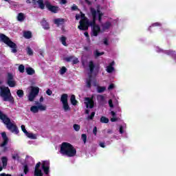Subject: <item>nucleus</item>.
Listing matches in <instances>:
<instances>
[{"label": "nucleus", "mask_w": 176, "mask_h": 176, "mask_svg": "<svg viewBox=\"0 0 176 176\" xmlns=\"http://www.w3.org/2000/svg\"><path fill=\"white\" fill-rule=\"evenodd\" d=\"M0 120H2L3 123L6 124L8 130H10L11 133H14V134H19V131L17 126L10 121V118L8 117L6 114H4L1 111H0Z\"/></svg>", "instance_id": "nucleus-1"}, {"label": "nucleus", "mask_w": 176, "mask_h": 176, "mask_svg": "<svg viewBox=\"0 0 176 176\" xmlns=\"http://www.w3.org/2000/svg\"><path fill=\"white\" fill-rule=\"evenodd\" d=\"M60 153L68 157H74L76 155V148H74L70 143L63 142L60 145Z\"/></svg>", "instance_id": "nucleus-2"}, {"label": "nucleus", "mask_w": 176, "mask_h": 176, "mask_svg": "<svg viewBox=\"0 0 176 176\" xmlns=\"http://www.w3.org/2000/svg\"><path fill=\"white\" fill-rule=\"evenodd\" d=\"M88 67L89 68L90 74H89V76L87 78L86 85H87V87L88 89H90L91 87V82L93 81V75L91 74L94 73V71H97V72L100 71V65H96L93 60H90L89 62Z\"/></svg>", "instance_id": "nucleus-3"}, {"label": "nucleus", "mask_w": 176, "mask_h": 176, "mask_svg": "<svg viewBox=\"0 0 176 176\" xmlns=\"http://www.w3.org/2000/svg\"><path fill=\"white\" fill-rule=\"evenodd\" d=\"M0 97H1L3 101H9V102H14V98L12 96L10 89L8 87H0Z\"/></svg>", "instance_id": "nucleus-4"}, {"label": "nucleus", "mask_w": 176, "mask_h": 176, "mask_svg": "<svg viewBox=\"0 0 176 176\" xmlns=\"http://www.w3.org/2000/svg\"><path fill=\"white\" fill-rule=\"evenodd\" d=\"M90 12L92 16V21H89L88 20V23L87 25H84L80 29V31H87V30H89V27H91V28H94V27H96V25H98L96 24V21H97V10H96L93 8H91Z\"/></svg>", "instance_id": "nucleus-5"}, {"label": "nucleus", "mask_w": 176, "mask_h": 176, "mask_svg": "<svg viewBox=\"0 0 176 176\" xmlns=\"http://www.w3.org/2000/svg\"><path fill=\"white\" fill-rule=\"evenodd\" d=\"M0 41L3 42L9 47H11L12 53H17V45L12 41L6 35L0 33Z\"/></svg>", "instance_id": "nucleus-6"}, {"label": "nucleus", "mask_w": 176, "mask_h": 176, "mask_svg": "<svg viewBox=\"0 0 176 176\" xmlns=\"http://www.w3.org/2000/svg\"><path fill=\"white\" fill-rule=\"evenodd\" d=\"M60 101L63 103V108L65 112H67V111H71V108L68 104V94H63L60 96Z\"/></svg>", "instance_id": "nucleus-7"}, {"label": "nucleus", "mask_w": 176, "mask_h": 176, "mask_svg": "<svg viewBox=\"0 0 176 176\" xmlns=\"http://www.w3.org/2000/svg\"><path fill=\"white\" fill-rule=\"evenodd\" d=\"M38 94H39V87L32 86L31 91L28 96V100L32 102Z\"/></svg>", "instance_id": "nucleus-8"}, {"label": "nucleus", "mask_w": 176, "mask_h": 176, "mask_svg": "<svg viewBox=\"0 0 176 176\" xmlns=\"http://www.w3.org/2000/svg\"><path fill=\"white\" fill-rule=\"evenodd\" d=\"M45 8H47V10L52 12V13H58L60 10V7L57 6H52V3L49 1H45Z\"/></svg>", "instance_id": "nucleus-9"}, {"label": "nucleus", "mask_w": 176, "mask_h": 176, "mask_svg": "<svg viewBox=\"0 0 176 176\" xmlns=\"http://www.w3.org/2000/svg\"><path fill=\"white\" fill-rule=\"evenodd\" d=\"M80 17L81 20L80 21V25H78V30H81V28L85 25H87L89 23V19H87V17H86L85 14H83L82 12H80Z\"/></svg>", "instance_id": "nucleus-10"}, {"label": "nucleus", "mask_w": 176, "mask_h": 176, "mask_svg": "<svg viewBox=\"0 0 176 176\" xmlns=\"http://www.w3.org/2000/svg\"><path fill=\"white\" fill-rule=\"evenodd\" d=\"M7 85H8L9 87H14L16 86V81L12 73L7 74Z\"/></svg>", "instance_id": "nucleus-11"}, {"label": "nucleus", "mask_w": 176, "mask_h": 176, "mask_svg": "<svg viewBox=\"0 0 176 176\" xmlns=\"http://www.w3.org/2000/svg\"><path fill=\"white\" fill-rule=\"evenodd\" d=\"M42 170H43L44 174H45V175H48L49 173H50V162L43 161Z\"/></svg>", "instance_id": "nucleus-12"}, {"label": "nucleus", "mask_w": 176, "mask_h": 176, "mask_svg": "<svg viewBox=\"0 0 176 176\" xmlns=\"http://www.w3.org/2000/svg\"><path fill=\"white\" fill-rule=\"evenodd\" d=\"M65 61H66L67 63H72L73 65H75L76 64L79 63V59H78V58L74 57V56H67L64 58Z\"/></svg>", "instance_id": "nucleus-13"}, {"label": "nucleus", "mask_w": 176, "mask_h": 176, "mask_svg": "<svg viewBox=\"0 0 176 176\" xmlns=\"http://www.w3.org/2000/svg\"><path fill=\"white\" fill-rule=\"evenodd\" d=\"M85 104L87 108H90L91 109L94 108V100L89 97L85 98Z\"/></svg>", "instance_id": "nucleus-14"}, {"label": "nucleus", "mask_w": 176, "mask_h": 176, "mask_svg": "<svg viewBox=\"0 0 176 176\" xmlns=\"http://www.w3.org/2000/svg\"><path fill=\"white\" fill-rule=\"evenodd\" d=\"M1 137L3 138V142L0 144L1 148H3V146H6L7 144H9V138L6 135V132L1 133Z\"/></svg>", "instance_id": "nucleus-15"}, {"label": "nucleus", "mask_w": 176, "mask_h": 176, "mask_svg": "<svg viewBox=\"0 0 176 176\" xmlns=\"http://www.w3.org/2000/svg\"><path fill=\"white\" fill-rule=\"evenodd\" d=\"M32 3L34 6L38 4L39 9H41V10L45 9V5H46V3H43V0H32Z\"/></svg>", "instance_id": "nucleus-16"}, {"label": "nucleus", "mask_w": 176, "mask_h": 176, "mask_svg": "<svg viewBox=\"0 0 176 176\" xmlns=\"http://www.w3.org/2000/svg\"><path fill=\"white\" fill-rule=\"evenodd\" d=\"M92 34L91 36H98V34L101 32V28L100 25H95L91 28Z\"/></svg>", "instance_id": "nucleus-17"}, {"label": "nucleus", "mask_w": 176, "mask_h": 176, "mask_svg": "<svg viewBox=\"0 0 176 176\" xmlns=\"http://www.w3.org/2000/svg\"><path fill=\"white\" fill-rule=\"evenodd\" d=\"M102 31H107L112 27V23L109 21H106L105 23L101 25Z\"/></svg>", "instance_id": "nucleus-18"}, {"label": "nucleus", "mask_w": 176, "mask_h": 176, "mask_svg": "<svg viewBox=\"0 0 176 176\" xmlns=\"http://www.w3.org/2000/svg\"><path fill=\"white\" fill-rule=\"evenodd\" d=\"M64 23H65V19L63 18H58L54 20V23L56 24L57 27L64 25Z\"/></svg>", "instance_id": "nucleus-19"}, {"label": "nucleus", "mask_w": 176, "mask_h": 176, "mask_svg": "<svg viewBox=\"0 0 176 176\" xmlns=\"http://www.w3.org/2000/svg\"><path fill=\"white\" fill-rule=\"evenodd\" d=\"M165 54H167L168 56H171L173 57V58H174L176 61V52H175V51L167 50V51H166Z\"/></svg>", "instance_id": "nucleus-20"}, {"label": "nucleus", "mask_w": 176, "mask_h": 176, "mask_svg": "<svg viewBox=\"0 0 176 176\" xmlns=\"http://www.w3.org/2000/svg\"><path fill=\"white\" fill-rule=\"evenodd\" d=\"M41 25H42L43 28H44L45 30L50 29L49 23H47V21H46V20H45V19H43V21H41Z\"/></svg>", "instance_id": "nucleus-21"}, {"label": "nucleus", "mask_w": 176, "mask_h": 176, "mask_svg": "<svg viewBox=\"0 0 176 176\" xmlns=\"http://www.w3.org/2000/svg\"><path fill=\"white\" fill-rule=\"evenodd\" d=\"M23 36L25 39H31L32 38V33L30 31L24 32Z\"/></svg>", "instance_id": "nucleus-22"}, {"label": "nucleus", "mask_w": 176, "mask_h": 176, "mask_svg": "<svg viewBox=\"0 0 176 176\" xmlns=\"http://www.w3.org/2000/svg\"><path fill=\"white\" fill-rule=\"evenodd\" d=\"M70 101L71 104H72L73 105H76L78 104V100H76V97L75 96V95L71 96Z\"/></svg>", "instance_id": "nucleus-23"}, {"label": "nucleus", "mask_w": 176, "mask_h": 176, "mask_svg": "<svg viewBox=\"0 0 176 176\" xmlns=\"http://www.w3.org/2000/svg\"><path fill=\"white\" fill-rule=\"evenodd\" d=\"M96 14H98V21L99 23H101V21H102V16H104V14L101 12V10L98 9L96 10Z\"/></svg>", "instance_id": "nucleus-24"}, {"label": "nucleus", "mask_w": 176, "mask_h": 176, "mask_svg": "<svg viewBox=\"0 0 176 176\" xmlns=\"http://www.w3.org/2000/svg\"><path fill=\"white\" fill-rule=\"evenodd\" d=\"M25 19V16H24V14L23 12H20V13L18 14V16H17L18 21L21 22Z\"/></svg>", "instance_id": "nucleus-25"}, {"label": "nucleus", "mask_w": 176, "mask_h": 176, "mask_svg": "<svg viewBox=\"0 0 176 176\" xmlns=\"http://www.w3.org/2000/svg\"><path fill=\"white\" fill-rule=\"evenodd\" d=\"M60 41L63 46H68V44H67V37H65V36H62L60 38Z\"/></svg>", "instance_id": "nucleus-26"}, {"label": "nucleus", "mask_w": 176, "mask_h": 176, "mask_svg": "<svg viewBox=\"0 0 176 176\" xmlns=\"http://www.w3.org/2000/svg\"><path fill=\"white\" fill-rule=\"evenodd\" d=\"M25 135L28 138H30V140H36V136L34 135L32 133L28 132Z\"/></svg>", "instance_id": "nucleus-27"}, {"label": "nucleus", "mask_w": 176, "mask_h": 176, "mask_svg": "<svg viewBox=\"0 0 176 176\" xmlns=\"http://www.w3.org/2000/svg\"><path fill=\"white\" fill-rule=\"evenodd\" d=\"M26 72L28 75H34V74H35V70H34L32 67H28L26 68Z\"/></svg>", "instance_id": "nucleus-28"}, {"label": "nucleus", "mask_w": 176, "mask_h": 176, "mask_svg": "<svg viewBox=\"0 0 176 176\" xmlns=\"http://www.w3.org/2000/svg\"><path fill=\"white\" fill-rule=\"evenodd\" d=\"M34 176H43L42 170L41 169H34Z\"/></svg>", "instance_id": "nucleus-29"}, {"label": "nucleus", "mask_w": 176, "mask_h": 176, "mask_svg": "<svg viewBox=\"0 0 176 176\" xmlns=\"http://www.w3.org/2000/svg\"><path fill=\"white\" fill-rule=\"evenodd\" d=\"M16 95L18 96V97H19V98H23L24 97V91H23L22 89H19L16 91Z\"/></svg>", "instance_id": "nucleus-30"}, {"label": "nucleus", "mask_w": 176, "mask_h": 176, "mask_svg": "<svg viewBox=\"0 0 176 176\" xmlns=\"http://www.w3.org/2000/svg\"><path fill=\"white\" fill-rule=\"evenodd\" d=\"M30 111L31 112H33V113H38V112H39L38 106H32L30 107Z\"/></svg>", "instance_id": "nucleus-31"}, {"label": "nucleus", "mask_w": 176, "mask_h": 176, "mask_svg": "<svg viewBox=\"0 0 176 176\" xmlns=\"http://www.w3.org/2000/svg\"><path fill=\"white\" fill-rule=\"evenodd\" d=\"M1 162L3 163V167H6V166H8V157H2Z\"/></svg>", "instance_id": "nucleus-32"}, {"label": "nucleus", "mask_w": 176, "mask_h": 176, "mask_svg": "<svg viewBox=\"0 0 176 176\" xmlns=\"http://www.w3.org/2000/svg\"><path fill=\"white\" fill-rule=\"evenodd\" d=\"M109 119H108V118L105 117V116H102L100 118V122L101 123H109Z\"/></svg>", "instance_id": "nucleus-33"}, {"label": "nucleus", "mask_w": 176, "mask_h": 176, "mask_svg": "<svg viewBox=\"0 0 176 176\" xmlns=\"http://www.w3.org/2000/svg\"><path fill=\"white\" fill-rule=\"evenodd\" d=\"M115 71V67L113 66H107V72L109 74H112Z\"/></svg>", "instance_id": "nucleus-34"}, {"label": "nucleus", "mask_w": 176, "mask_h": 176, "mask_svg": "<svg viewBox=\"0 0 176 176\" xmlns=\"http://www.w3.org/2000/svg\"><path fill=\"white\" fill-rule=\"evenodd\" d=\"M27 53L28 56H34V51H32L30 47H27Z\"/></svg>", "instance_id": "nucleus-35"}, {"label": "nucleus", "mask_w": 176, "mask_h": 176, "mask_svg": "<svg viewBox=\"0 0 176 176\" xmlns=\"http://www.w3.org/2000/svg\"><path fill=\"white\" fill-rule=\"evenodd\" d=\"M95 57L97 58V57H100V56H102L104 55V52H98V50H96L94 53Z\"/></svg>", "instance_id": "nucleus-36"}, {"label": "nucleus", "mask_w": 176, "mask_h": 176, "mask_svg": "<svg viewBox=\"0 0 176 176\" xmlns=\"http://www.w3.org/2000/svg\"><path fill=\"white\" fill-rule=\"evenodd\" d=\"M73 129L75 130V131H79L80 130V125L74 124L73 125Z\"/></svg>", "instance_id": "nucleus-37"}, {"label": "nucleus", "mask_w": 176, "mask_h": 176, "mask_svg": "<svg viewBox=\"0 0 176 176\" xmlns=\"http://www.w3.org/2000/svg\"><path fill=\"white\" fill-rule=\"evenodd\" d=\"M81 139L84 144H86V142L87 141V135L85 133L81 135Z\"/></svg>", "instance_id": "nucleus-38"}, {"label": "nucleus", "mask_w": 176, "mask_h": 176, "mask_svg": "<svg viewBox=\"0 0 176 176\" xmlns=\"http://www.w3.org/2000/svg\"><path fill=\"white\" fill-rule=\"evenodd\" d=\"M95 115H96V112H94V111L91 112V115L87 117V120H93V119H94Z\"/></svg>", "instance_id": "nucleus-39"}, {"label": "nucleus", "mask_w": 176, "mask_h": 176, "mask_svg": "<svg viewBox=\"0 0 176 176\" xmlns=\"http://www.w3.org/2000/svg\"><path fill=\"white\" fill-rule=\"evenodd\" d=\"M67 69L65 67H62V68L60 69V75H64L65 72H67Z\"/></svg>", "instance_id": "nucleus-40"}, {"label": "nucleus", "mask_w": 176, "mask_h": 176, "mask_svg": "<svg viewBox=\"0 0 176 176\" xmlns=\"http://www.w3.org/2000/svg\"><path fill=\"white\" fill-rule=\"evenodd\" d=\"M24 69H25V67L23 66V65H20L19 66V71L21 72V74H23Z\"/></svg>", "instance_id": "nucleus-41"}, {"label": "nucleus", "mask_w": 176, "mask_h": 176, "mask_svg": "<svg viewBox=\"0 0 176 176\" xmlns=\"http://www.w3.org/2000/svg\"><path fill=\"white\" fill-rule=\"evenodd\" d=\"M105 87H98V93H104V91H105Z\"/></svg>", "instance_id": "nucleus-42"}, {"label": "nucleus", "mask_w": 176, "mask_h": 176, "mask_svg": "<svg viewBox=\"0 0 176 176\" xmlns=\"http://www.w3.org/2000/svg\"><path fill=\"white\" fill-rule=\"evenodd\" d=\"M38 111H46V106H43L42 104H39L37 106Z\"/></svg>", "instance_id": "nucleus-43"}, {"label": "nucleus", "mask_w": 176, "mask_h": 176, "mask_svg": "<svg viewBox=\"0 0 176 176\" xmlns=\"http://www.w3.org/2000/svg\"><path fill=\"white\" fill-rule=\"evenodd\" d=\"M28 171H30V169L28 168V165H25L24 166V168H23V173L24 174H28Z\"/></svg>", "instance_id": "nucleus-44"}, {"label": "nucleus", "mask_w": 176, "mask_h": 176, "mask_svg": "<svg viewBox=\"0 0 176 176\" xmlns=\"http://www.w3.org/2000/svg\"><path fill=\"white\" fill-rule=\"evenodd\" d=\"M99 100L100 102H105V97L102 95L99 96Z\"/></svg>", "instance_id": "nucleus-45"}, {"label": "nucleus", "mask_w": 176, "mask_h": 176, "mask_svg": "<svg viewBox=\"0 0 176 176\" xmlns=\"http://www.w3.org/2000/svg\"><path fill=\"white\" fill-rule=\"evenodd\" d=\"M161 26H162V23L159 22L154 23L151 25V27H161Z\"/></svg>", "instance_id": "nucleus-46"}, {"label": "nucleus", "mask_w": 176, "mask_h": 176, "mask_svg": "<svg viewBox=\"0 0 176 176\" xmlns=\"http://www.w3.org/2000/svg\"><path fill=\"white\" fill-rule=\"evenodd\" d=\"M21 128L22 131L24 133V134H26L27 133H28V131H27V129H25V126L21 125Z\"/></svg>", "instance_id": "nucleus-47"}, {"label": "nucleus", "mask_w": 176, "mask_h": 176, "mask_svg": "<svg viewBox=\"0 0 176 176\" xmlns=\"http://www.w3.org/2000/svg\"><path fill=\"white\" fill-rule=\"evenodd\" d=\"M12 159H13V160H16V159H17V160H19L20 159V157L19 156V154H15V155H12Z\"/></svg>", "instance_id": "nucleus-48"}, {"label": "nucleus", "mask_w": 176, "mask_h": 176, "mask_svg": "<svg viewBox=\"0 0 176 176\" xmlns=\"http://www.w3.org/2000/svg\"><path fill=\"white\" fill-rule=\"evenodd\" d=\"M109 106L110 108H113V102H112L111 99L109 100Z\"/></svg>", "instance_id": "nucleus-49"}, {"label": "nucleus", "mask_w": 176, "mask_h": 176, "mask_svg": "<svg viewBox=\"0 0 176 176\" xmlns=\"http://www.w3.org/2000/svg\"><path fill=\"white\" fill-rule=\"evenodd\" d=\"M39 167H41V162H38L34 170H39Z\"/></svg>", "instance_id": "nucleus-50"}, {"label": "nucleus", "mask_w": 176, "mask_h": 176, "mask_svg": "<svg viewBox=\"0 0 176 176\" xmlns=\"http://www.w3.org/2000/svg\"><path fill=\"white\" fill-rule=\"evenodd\" d=\"M46 94H47V96H52V94H53V91H52V90H50V89H48L46 91Z\"/></svg>", "instance_id": "nucleus-51"}, {"label": "nucleus", "mask_w": 176, "mask_h": 176, "mask_svg": "<svg viewBox=\"0 0 176 176\" xmlns=\"http://www.w3.org/2000/svg\"><path fill=\"white\" fill-rule=\"evenodd\" d=\"M104 45H105L106 46H108V45H109V43L108 41V38H104V41H103Z\"/></svg>", "instance_id": "nucleus-52"}, {"label": "nucleus", "mask_w": 176, "mask_h": 176, "mask_svg": "<svg viewBox=\"0 0 176 176\" xmlns=\"http://www.w3.org/2000/svg\"><path fill=\"white\" fill-rule=\"evenodd\" d=\"M115 87V85L110 84L108 87V90H112Z\"/></svg>", "instance_id": "nucleus-53"}, {"label": "nucleus", "mask_w": 176, "mask_h": 176, "mask_svg": "<svg viewBox=\"0 0 176 176\" xmlns=\"http://www.w3.org/2000/svg\"><path fill=\"white\" fill-rule=\"evenodd\" d=\"M99 145L101 148H105V142H101L99 143Z\"/></svg>", "instance_id": "nucleus-54"}, {"label": "nucleus", "mask_w": 176, "mask_h": 176, "mask_svg": "<svg viewBox=\"0 0 176 176\" xmlns=\"http://www.w3.org/2000/svg\"><path fill=\"white\" fill-rule=\"evenodd\" d=\"M93 133L94 134V135H97V126H94Z\"/></svg>", "instance_id": "nucleus-55"}, {"label": "nucleus", "mask_w": 176, "mask_h": 176, "mask_svg": "<svg viewBox=\"0 0 176 176\" xmlns=\"http://www.w3.org/2000/svg\"><path fill=\"white\" fill-rule=\"evenodd\" d=\"M123 133H124V131H123V126H120V133L123 134Z\"/></svg>", "instance_id": "nucleus-56"}, {"label": "nucleus", "mask_w": 176, "mask_h": 176, "mask_svg": "<svg viewBox=\"0 0 176 176\" xmlns=\"http://www.w3.org/2000/svg\"><path fill=\"white\" fill-rule=\"evenodd\" d=\"M72 10H78V7L75 5L72 6Z\"/></svg>", "instance_id": "nucleus-57"}, {"label": "nucleus", "mask_w": 176, "mask_h": 176, "mask_svg": "<svg viewBox=\"0 0 176 176\" xmlns=\"http://www.w3.org/2000/svg\"><path fill=\"white\" fill-rule=\"evenodd\" d=\"M111 116H113V118H116V113H115V111H111Z\"/></svg>", "instance_id": "nucleus-58"}, {"label": "nucleus", "mask_w": 176, "mask_h": 176, "mask_svg": "<svg viewBox=\"0 0 176 176\" xmlns=\"http://www.w3.org/2000/svg\"><path fill=\"white\" fill-rule=\"evenodd\" d=\"M118 120V118L113 117L112 118H111V122H116Z\"/></svg>", "instance_id": "nucleus-59"}, {"label": "nucleus", "mask_w": 176, "mask_h": 176, "mask_svg": "<svg viewBox=\"0 0 176 176\" xmlns=\"http://www.w3.org/2000/svg\"><path fill=\"white\" fill-rule=\"evenodd\" d=\"M84 35H85V36H86V38H90V36L89 35V32H85L84 33Z\"/></svg>", "instance_id": "nucleus-60"}, {"label": "nucleus", "mask_w": 176, "mask_h": 176, "mask_svg": "<svg viewBox=\"0 0 176 176\" xmlns=\"http://www.w3.org/2000/svg\"><path fill=\"white\" fill-rule=\"evenodd\" d=\"M0 176H12V175L6 174V173H1V174H0Z\"/></svg>", "instance_id": "nucleus-61"}, {"label": "nucleus", "mask_w": 176, "mask_h": 176, "mask_svg": "<svg viewBox=\"0 0 176 176\" xmlns=\"http://www.w3.org/2000/svg\"><path fill=\"white\" fill-rule=\"evenodd\" d=\"M60 3L62 5H65V3H67V0H60Z\"/></svg>", "instance_id": "nucleus-62"}, {"label": "nucleus", "mask_w": 176, "mask_h": 176, "mask_svg": "<svg viewBox=\"0 0 176 176\" xmlns=\"http://www.w3.org/2000/svg\"><path fill=\"white\" fill-rule=\"evenodd\" d=\"M113 65H115V62H114V61L111 62V63H109V66H110V67H113Z\"/></svg>", "instance_id": "nucleus-63"}, {"label": "nucleus", "mask_w": 176, "mask_h": 176, "mask_svg": "<svg viewBox=\"0 0 176 176\" xmlns=\"http://www.w3.org/2000/svg\"><path fill=\"white\" fill-rule=\"evenodd\" d=\"M79 19H80V15L76 14V19L79 20Z\"/></svg>", "instance_id": "nucleus-64"}]
</instances>
